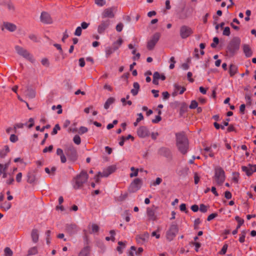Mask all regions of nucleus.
Masks as SVG:
<instances>
[{
    "label": "nucleus",
    "mask_w": 256,
    "mask_h": 256,
    "mask_svg": "<svg viewBox=\"0 0 256 256\" xmlns=\"http://www.w3.org/2000/svg\"><path fill=\"white\" fill-rule=\"evenodd\" d=\"M10 151L9 147L8 146H5L4 149L0 151V158H4Z\"/></svg>",
    "instance_id": "nucleus-31"
},
{
    "label": "nucleus",
    "mask_w": 256,
    "mask_h": 256,
    "mask_svg": "<svg viewBox=\"0 0 256 256\" xmlns=\"http://www.w3.org/2000/svg\"><path fill=\"white\" fill-rule=\"evenodd\" d=\"M123 26H124V25L122 23H119L116 26V30L118 32H120L122 30L123 28Z\"/></svg>",
    "instance_id": "nucleus-63"
},
{
    "label": "nucleus",
    "mask_w": 256,
    "mask_h": 256,
    "mask_svg": "<svg viewBox=\"0 0 256 256\" xmlns=\"http://www.w3.org/2000/svg\"><path fill=\"white\" fill-rule=\"evenodd\" d=\"M38 252V250L36 247L34 246L30 248L28 250V256H32L36 254Z\"/></svg>",
    "instance_id": "nucleus-34"
},
{
    "label": "nucleus",
    "mask_w": 256,
    "mask_h": 256,
    "mask_svg": "<svg viewBox=\"0 0 256 256\" xmlns=\"http://www.w3.org/2000/svg\"><path fill=\"white\" fill-rule=\"evenodd\" d=\"M88 228L91 229V230H90V234L97 232L99 230V226L94 224H89Z\"/></svg>",
    "instance_id": "nucleus-30"
},
{
    "label": "nucleus",
    "mask_w": 256,
    "mask_h": 256,
    "mask_svg": "<svg viewBox=\"0 0 256 256\" xmlns=\"http://www.w3.org/2000/svg\"><path fill=\"white\" fill-rule=\"evenodd\" d=\"M134 88L131 90V93L133 96H136L139 90L140 89V84L138 82H134L133 84Z\"/></svg>",
    "instance_id": "nucleus-29"
},
{
    "label": "nucleus",
    "mask_w": 256,
    "mask_h": 256,
    "mask_svg": "<svg viewBox=\"0 0 256 256\" xmlns=\"http://www.w3.org/2000/svg\"><path fill=\"white\" fill-rule=\"evenodd\" d=\"M115 50H112L110 48H106V56L108 58V57Z\"/></svg>",
    "instance_id": "nucleus-55"
},
{
    "label": "nucleus",
    "mask_w": 256,
    "mask_h": 256,
    "mask_svg": "<svg viewBox=\"0 0 256 256\" xmlns=\"http://www.w3.org/2000/svg\"><path fill=\"white\" fill-rule=\"evenodd\" d=\"M11 207V204L10 202H4L2 208L5 210L6 211L8 210Z\"/></svg>",
    "instance_id": "nucleus-40"
},
{
    "label": "nucleus",
    "mask_w": 256,
    "mask_h": 256,
    "mask_svg": "<svg viewBox=\"0 0 256 256\" xmlns=\"http://www.w3.org/2000/svg\"><path fill=\"white\" fill-rule=\"evenodd\" d=\"M82 29L81 27H77L74 32V35L76 36H80L82 34Z\"/></svg>",
    "instance_id": "nucleus-53"
},
{
    "label": "nucleus",
    "mask_w": 256,
    "mask_h": 256,
    "mask_svg": "<svg viewBox=\"0 0 256 256\" xmlns=\"http://www.w3.org/2000/svg\"><path fill=\"white\" fill-rule=\"evenodd\" d=\"M230 34V28L228 26L224 28L222 32V34L226 36H229Z\"/></svg>",
    "instance_id": "nucleus-42"
},
{
    "label": "nucleus",
    "mask_w": 256,
    "mask_h": 256,
    "mask_svg": "<svg viewBox=\"0 0 256 256\" xmlns=\"http://www.w3.org/2000/svg\"><path fill=\"white\" fill-rule=\"evenodd\" d=\"M192 33V30L187 26L184 25L180 28V37L183 39L188 38Z\"/></svg>",
    "instance_id": "nucleus-7"
},
{
    "label": "nucleus",
    "mask_w": 256,
    "mask_h": 256,
    "mask_svg": "<svg viewBox=\"0 0 256 256\" xmlns=\"http://www.w3.org/2000/svg\"><path fill=\"white\" fill-rule=\"evenodd\" d=\"M60 126H59V125L58 124H56L54 128H53V130L52 132V135H54V134H56L58 132V130H60Z\"/></svg>",
    "instance_id": "nucleus-52"
},
{
    "label": "nucleus",
    "mask_w": 256,
    "mask_h": 256,
    "mask_svg": "<svg viewBox=\"0 0 256 256\" xmlns=\"http://www.w3.org/2000/svg\"><path fill=\"white\" fill-rule=\"evenodd\" d=\"M4 28L11 32L15 31L16 29V26L15 24L8 22H4L3 28L2 29V30H4Z\"/></svg>",
    "instance_id": "nucleus-20"
},
{
    "label": "nucleus",
    "mask_w": 256,
    "mask_h": 256,
    "mask_svg": "<svg viewBox=\"0 0 256 256\" xmlns=\"http://www.w3.org/2000/svg\"><path fill=\"white\" fill-rule=\"evenodd\" d=\"M242 169L245 172L248 176H251L253 172H256V165H249L248 166H242Z\"/></svg>",
    "instance_id": "nucleus-16"
},
{
    "label": "nucleus",
    "mask_w": 256,
    "mask_h": 256,
    "mask_svg": "<svg viewBox=\"0 0 256 256\" xmlns=\"http://www.w3.org/2000/svg\"><path fill=\"white\" fill-rule=\"evenodd\" d=\"M36 180L35 176L33 174H28V182L30 184L34 183Z\"/></svg>",
    "instance_id": "nucleus-39"
},
{
    "label": "nucleus",
    "mask_w": 256,
    "mask_h": 256,
    "mask_svg": "<svg viewBox=\"0 0 256 256\" xmlns=\"http://www.w3.org/2000/svg\"><path fill=\"white\" fill-rule=\"evenodd\" d=\"M137 134L140 138H144L150 134L148 128L144 126H141L138 128Z\"/></svg>",
    "instance_id": "nucleus-12"
},
{
    "label": "nucleus",
    "mask_w": 256,
    "mask_h": 256,
    "mask_svg": "<svg viewBox=\"0 0 256 256\" xmlns=\"http://www.w3.org/2000/svg\"><path fill=\"white\" fill-rule=\"evenodd\" d=\"M95 3L97 5L102 6L106 4V2L105 0H95Z\"/></svg>",
    "instance_id": "nucleus-54"
},
{
    "label": "nucleus",
    "mask_w": 256,
    "mask_h": 256,
    "mask_svg": "<svg viewBox=\"0 0 256 256\" xmlns=\"http://www.w3.org/2000/svg\"><path fill=\"white\" fill-rule=\"evenodd\" d=\"M243 51L246 57H250L252 56V52L248 45L246 44L243 45Z\"/></svg>",
    "instance_id": "nucleus-25"
},
{
    "label": "nucleus",
    "mask_w": 256,
    "mask_h": 256,
    "mask_svg": "<svg viewBox=\"0 0 256 256\" xmlns=\"http://www.w3.org/2000/svg\"><path fill=\"white\" fill-rule=\"evenodd\" d=\"M121 102H122L123 106H126V104H128L129 106H130L132 104V102L130 100L126 101L125 98H122Z\"/></svg>",
    "instance_id": "nucleus-60"
},
{
    "label": "nucleus",
    "mask_w": 256,
    "mask_h": 256,
    "mask_svg": "<svg viewBox=\"0 0 256 256\" xmlns=\"http://www.w3.org/2000/svg\"><path fill=\"white\" fill-rule=\"evenodd\" d=\"M10 140L12 142H15L18 141V136L15 135L14 134H12L10 135Z\"/></svg>",
    "instance_id": "nucleus-50"
},
{
    "label": "nucleus",
    "mask_w": 256,
    "mask_h": 256,
    "mask_svg": "<svg viewBox=\"0 0 256 256\" xmlns=\"http://www.w3.org/2000/svg\"><path fill=\"white\" fill-rule=\"evenodd\" d=\"M66 231L70 234L76 233L78 231V227L75 224H68L66 226Z\"/></svg>",
    "instance_id": "nucleus-22"
},
{
    "label": "nucleus",
    "mask_w": 256,
    "mask_h": 256,
    "mask_svg": "<svg viewBox=\"0 0 256 256\" xmlns=\"http://www.w3.org/2000/svg\"><path fill=\"white\" fill-rule=\"evenodd\" d=\"M50 128V125L48 124L44 127H42V128H40V126H36V130H40L41 132H43L46 128Z\"/></svg>",
    "instance_id": "nucleus-56"
},
{
    "label": "nucleus",
    "mask_w": 256,
    "mask_h": 256,
    "mask_svg": "<svg viewBox=\"0 0 256 256\" xmlns=\"http://www.w3.org/2000/svg\"><path fill=\"white\" fill-rule=\"evenodd\" d=\"M156 208L153 206L152 208H148L146 209V214L150 220H155L156 216L155 215V210Z\"/></svg>",
    "instance_id": "nucleus-17"
},
{
    "label": "nucleus",
    "mask_w": 256,
    "mask_h": 256,
    "mask_svg": "<svg viewBox=\"0 0 256 256\" xmlns=\"http://www.w3.org/2000/svg\"><path fill=\"white\" fill-rule=\"evenodd\" d=\"M236 220L238 222V225L237 226V229H239L240 226L244 224V220L243 219L240 218L239 216H236L235 218Z\"/></svg>",
    "instance_id": "nucleus-38"
},
{
    "label": "nucleus",
    "mask_w": 256,
    "mask_h": 256,
    "mask_svg": "<svg viewBox=\"0 0 256 256\" xmlns=\"http://www.w3.org/2000/svg\"><path fill=\"white\" fill-rule=\"evenodd\" d=\"M66 156L72 160H75L77 158V152L76 149L72 146H68L66 150Z\"/></svg>",
    "instance_id": "nucleus-9"
},
{
    "label": "nucleus",
    "mask_w": 256,
    "mask_h": 256,
    "mask_svg": "<svg viewBox=\"0 0 256 256\" xmlns=\"http://www.w3.org/2000/svg\"><path fill=\"white\" fill-rule=\"evenodd\" d=\"M88 178V175L86 171L82 170L72 180L73 188L76 189H80L82 188Z\"/></svg>",
    "instance_id": "nucleus-2"
},
{
    "label": "nucleus",
    "mask_w": 256,
    "mask_h": 256,
    "mask_svg": "<svg viewBox=\"0 0 256 256\" xmlns=\"http://www.w3.org/2000/svg\"><path fill=\"white\" fill-rule=\"evenodd\" d=\"M218 216V214L216 213H212L208 216L207 218V220L208 221H210L216 217Z\"/></svg>",
    "instance_id": "nucleus-61"
},
{
    "label": "nucleus",
    "mask_w": 256,
    "mask_h": 256,
    "mask_svg": "<svg viewBox=\"0 0 256 256\" xmlns=\"http://www.w3.org/2000/svg\"><path fill=\"white\" fill-rule=\"evenodd\" d=\"M53 148V146L52 145L48 147H46L43 150V152L46 153L48 152H50Z\"/></svg>",
    "instance_id": "nucleus-64"
},
{
    "label": "nucleus",
    "mask_w": 256,
    "mask_h": 256,
    "mask_svg": "<svg viewBox=\"0 0 256 256\" xmlns=\"http://www.w3.org/2000/svg\"><path fill=\"white\" fill-rule=\"evenodd\" d=\"M40 18L41 22L44 24H50L52 22V20L50 15L46 12H42Z\"/></svg>",
    "instance_id": "nucleus-15"
},
{
    "label": "nucleus",
    "mask_w": 256,
    "mask_h": 256,
    "mask_svg": "<svg viewBox=\"0 0 256 256\" xmlns=\"http://www.w3.org/2000/svg\"><path fill=\"white\" fill-rule=\"evenodd\" d=\"M228 244H225L223 246L221 250L219 252V254H224L226 252V250H227V249H228Z\"/></svg>",
    "instance_id": "nucleus-49"
},
{
    "label": "nucleus",
    "mask_w": 256,
    "mask_h": 256,
    "mask_svg": "<svg viewBox=\"0 0 256 256\" xmlns=\"http://www.w3.org/2000/svg\"><path fill=\"white\" fill-rule=\"evenodd\" d=\"M30 236L33 242H38L39 239V232L38 230L36 228L32 229L31 232Z\"/></svg>",
    "instance_id": "nucleus-21"
},
{
    "label": "nucleus",
    "mask_w": 256,
    "mask_h": 256,
    "mask_svg": "<svg viewBox=\"0 0 256 256\" xmlns=\"http://www.w3.org/2000/svg\"><path fill=\"white\" fill-rule=\"evenodd\" d=\"M170 60L171 64H170L169 68L170 70H172L174 68V64L176 62L174 56L171 57Z\"/></svg>",
    "instance_id": "nucleus-47"
},
{
    "label": "nucleus",
    "mask_w": 256,
    "mask_h": 256,
    "mask_svg": "<svg viewBox=\"0 0 256 256\" xmlns=\"http://www.w3.org/2000/svg\"><path fill=\"white\" fill-rule=\"evenodd\" d=\"M198 102L196 100H192L189 107L191 109H194L198 106Z\"/></svg>",
    "instance_id": "nucleus-58"
},
{
    "label": "nucleus",
    "mask_w": 256,
    "mask_h": 256,
    "mask_svg": "<svg viewBox=\"0 0 256 256\" xmlns=\"http://www.w3.org/2000/svg\"><path fill=\"white\" fill-rule=\"evenodd\" d=\"M102 177H104L102 173L101 172H98V174L94 178L95 182L97 183H98L100 181V178Z\"/></svg>",
    "instance_id": "nucleus-46"
},
{
    "label": "nucleus",
    "mask_w": 256,
    "mask_h": 256,
    "mask_svg": "<svg viewBox=\"0 0 256 256\" xmlns=\"http://www.w3.org/2000/svg\"><path fill=\"white\" fill-rule=\"evenodd\" d=\"M238 72V67L236 66L231 64L229 68V74L230 76H234Z\"/></svg>",
    "instance_id": "nucleus-28"
},
{
    "label": "nucleus",
    "mask_w": 256,
    "mask_h": 256,
    "mask_svg": "<svg viewBox=\"0 0 256 256\" xmlns=\"http://www.w3.org/2000/svg\"><path fill=\"white\" fill-rule=\"evenodd\" d=\"M24 94L29 98H34L36 96L35 92L32 88L28 87L27 89L24 92Z\"/></svg>",
    "instance_id": "nucleus-23"
},
{
    "label": "nucleus",
    "mask_w": 256,
    "mask_h": 256,
    "mask_svg": "<svg viewBox=\"0 0 256 256\" xmlns=\"http://www.w3.org/2000/svg\"><path fill=\"white\" fill-rule=\"evenodd\" d=\"M90 252V248L88 246H85L80 252L79 256H88Z\"/></svg>",
    "instance_id": "nucleus-33"
},
{
    "label": "nucleus",
    "mask_w": 256,
    "mask_h": 256,
    "mask_svg": "<svg viewBox=\"0 0 256 256\" xmlns=\"http://www.w3.org/2000/svg\"><path fill=\"white\" fill-rule=\"evenodd\" d=\"M110 24V20H102L98 27V32L99 34H103Z\"/></svg>",
    "instance_id": "nucleus-10"
},
{
    "label": "nucleus",
    "mask_w": 256,
    "mask_h": 256,
    "mask_svg": "<svg viewBox=\"0 0 256 256\" xmlns=\"http://www.w3.org/2000/svg\"><path fill=\"white\" fill-rule=\"evenodd\" d=\"M213 178L218 185H222L225 180L226 176L224 170L220 166H216L214 168V175Z\"/></svg>",
    "instance_id": "nucleus-4"
},
{
    "label": "nucleus",
    "mask_w": 256,
    "mask_h": 256,
    "mask_svg": "<svg viewBox=\"0 0 256 256\" xmlns=\"http://www.w3.org/2000/svg\"><path fill=\"white\" fill-rule=\"evenodd\" d=\"M15 49L16 52L19 55L28 60L32 63L34 62L35 60L33 56L26 50L18 46H16Z\"/></svg>",
    "instance_id": "nucleus-5"
},
{
    "label": "nucleus",
    "mask_w": 256,
    "mask_h": 256,
    "mask_svg": "<svg viewBox=\"0 0 256 256\" xmlns=\"http://www.w3.org/2000/svg\"><path fill=\"white\" fill-rule=\"evenodd\" d=\"M149 238V234L148 232H144L142 234L138 236L136 238V242L139 244H143L147 242Z\"/></svg>",
    "instance_id": "nucleus-18"
},
{
    "label": "nucleus",
    "mask_w": 256,
    "mask_h": 256,
    "mask_svg": "<svg viewBox=\"0 0 256 256\" xmlns=\"http://www.w3.org/2000/svg\"><path fill=\"white\" fill-rule=\"evenodd\" d=\"M10 159L8 162H6L5 164H4V165L2 166V168L0 169V176L2 174V178H8V176H10V174H8L6 171L8 170V166H10Z\"/></svg>",
    "instance_id": "nucleus-14"
},
{
    "label": "nucleus",
    "mask_w": 256,
    "mask_h": 256,
    "mask_svg": "<svg viewBox=\"0 0 256 256\" xmlns=\"http://www.w3.org/2000/svg\"><path fill=\"white\" fill-rule=\"evenodd\" d=\"M213 41H214V42L211 44H210V46L211 47H212V48H215L216 46V45L218 44L219 42V39L217 37H214V38H213Z\"/></svg>",
    "instance_id": "nucleus-43"
},
{
    "label": "nucleus",
    "mask_w": 256,
    "mask_h": 256,
    "mask_svg": "<svg viewBox=\"0 0 256 256\" xmlns=\"http://www.w3.org/2000/svg\"><path fill=\"white\" fill-rule=\"evenodd\" d=\"M246 231L242 230L240 234L239 242L240 243H243L245 240V238L246 236Z\"/></svg>",
    "instance_id": "nucleus-36"
},
{
    "label": "nucleus",
    "mask_w": 256,
    "mask_h": 256,
    "mask_svg": "<svg viewBox=\"0 0 256 256\" xmlns=\"http://www.w3.org/2000/svg\"><path fill=\"white\" fill-rule=\"evenodd\" d=\"M118 246L117 247V250L120 253H122V249L125 247V243L122 242H118Z\"/></svg>",
    "instance_id": "nucleus-37"
},
{
    "label": "nucleus",
    "mask_w": 256,
    "mask_h": 256,
    "mask_svg": "<svg viewBox=\"0 0 256 256\" xmlns=\"http://www.w3.org/2000/svg\"><path fill=\"white\" fill-rule=\"evenodd\" d=\"M88 131L87 128L85 126H80L79 129L78 133L80 134L86 133Z\"/></svg>",
    "instance_id": "nucleus-48"
},
{
    "label": "nucleus",
    "mask_w": 256,
    "mask_h": 256,
    "mask_svg": "<svg viewBox=\"0 0 256 256\" xmlns=\"http://www.w3.org/2000/svg\"><path fill=\"white\" fill-rule=\"evenodd\" d=\"M162 182V179L160 178H157L154 182L152 183L153 186L159 185Z\"/></svg>",
    "instance_id": "nucleus-51"
},
{
    "label": "nucleus",
    "mask_w": 256,
    "mask_h": 256,
    "mask_svg": "<svg viewBox=\"0 0 256 256\" xmlns=\"http://www.w3.org/2000/svg\"><path fill=\"white\" fill-rule=\"evenodd\" d=\"M200 210L202 212H206L208 210V206L204 204H200Z\"/></svg>",
    "instance_id": "nucleus-57"
},
{
    "label": "nucleus",
    "mask_w": 256,
    "mask_h": 256,
    "mask_svg": "<svg viewBox=\"0 0 256 256\" xmlns=\"http://www.w3.org/2000/svg\"><path fill=\"white\" fill-rule=\"evenodd\" d=\"M122 40L120 38L114 44V50H116L118 48L119 46L122 44Z\"/></svg>",
    "instance_id": "nucleus-35"
},
{
    "label": "nucleus",
    "mask_w": 256,
    "mask_h": 256,
    "mask_svg": "<svg viewBox=\"0 0 256 256\" xmlns=\"http://www.w3.org/2000/svg\"><path fill=\"white\" fill-rule=\"evenodd\" d=\"M160 36V34L159 32H156L152 35L150 39L148 42L147 48L148 50H152L154 49Z\"/></svg>",
    "instance_id": "nucleus-6"
},
{
    "label": "nucleus",
    "mask_w": 256,
    "mask_h": 256,
    "mask_svg": "<svg viewBox=\"0 0 256 256\" xmlns=\"http://www.w3.org/2000/svg\"><path fill=\"white\" fill-rule=\"evenodd\" d=\"M142 181L140 178H136L130 184V188L132 192H135L140 189Z\"/></svg>",
    "instance_id": "nucleus-13"
},
{
    "label": "nucleus",
    "mask_w": 256,
    "mask_h": 256,
    "mask_svg": "<svg viewBox=\"0 0 256 256\" xmlns=\"http://www.w3.org/2000/svg\"><path fill=\"white\" fill-rule=\"evenodd\" d=\"M176 144L178 150L182 154H185L188 150L189 144L188 140L183 132L176 134Z\"/></svg>",
    "instance_id": "nucleus-1"
},
{
    "label": "nucleus",
    "mask_w": 256,
    "mask_h": 256,
    "mask_svg": "<svg viewBox=\"0 0 256 256\" xmlns=\"http://www.w3.org/2000/svg\"><path fill=\"white\" fill-rule=\"evenodd\" d=\"M116 10V8L111 7L105 9L102 14V18H112L114 16V12Z\"/></svg>",
    "instance_id": "nucleus-11"
},
{
    "label": "nucleus",
    "mask_w": 256,
    "mask_h": 256,
    "mask_svg": "<svg viewBox=\"0 0 256 256\" xmlns=\"http://www.w3.org/2000/svg\"><path fill=\"white\" fill-rule=\"evenodd\" d=\"M24 125H26V124H24L22 123H18L16 124L14 126V132H16V130L17 128H23Z\"/></svg>",
    "instance_id": "nucleus-44"
},
{
    "label": "nucleus",
    "mask_w": 256,
    "mask_h": 256,
    "mask_svg": "<svg viewBox=\"0 0 256 256\" xmlns=\"http://www.w3.org/2000/svg\"><path fill=\"white\" fill-rule=\"evenodd\" d=\"M4 251L5 256H12L13 252L10 248L6 247L4 248Z\"/></svg>",
    "instance_id": "nucleus-41"
},
{
    "label": "nucleus",
    "mask_w": 256,
    "mask_h": 256,
    "mask_svg": "<svg viewBox=\"0 0 256 256\" xmlns=\"http://www.w3.org/2000/svg\"><path fill=\"white\" fill-rule=\"evenodd\" d=\"M116 170V166H108L104 170L102 174L104 177H108L111 174L113 173Z\"/></svg>",
    "instance_id": "nucleus-19"
},
{
    "label": "nucleus",
    "mask_w": 256,
    "mask_h": 256,
    "mask_svg": "<svg viewBox=\"0 0 256 256\" xmlns=\"http://www.w3.org/2000/svg\"><path fill=\"white\" fill-rule=\"evenodd\" d=\"M174 92L173 93V95L174 96L180 90L179 94H182L186 90V88L184 87H182L178 85V84H174Z\"/></svg>",
    "instance_id": "nucleus-24"
},
{
    "label": "nucleus",
    "mask_w": 256,
    "mask_h": 256,
    "mask_svg": "<svg viewBox=\"0 0 256 256\" xmlns=\"http://www.w3.org/2000/svg\"><path fill=\"white\" fill-rule=\"evenodd\" d=\"M56 154L60 156V161L62 163H65L66 161V158L64 154L62 149L58 148L56 150Z\"/></svg>",
    "instance_id": "nucleus-27"
},
{
    "label": "nucleus",
    "mask_w": 256,
    "mask_h": 256,
    "mask_svg": "<svg viewBox=\"0 0 256 256\" xmlns=\"http://www.w3.org/2000/svg\"><path fill=\"white\" fill-rule=\"evenodd\" d=\"M178 232V228L176 225L172 224L169 230L166 232V238L169 240H172L176 236Z\"/></svg>",
    "instance_id": "nucleus-8"
},
{
    "label": "nucleus",
    "mask_w": 256,
    "mask_h": 256,
    "mask_svg": "<svg viewBox=\"0 0 256 256\" xmlns=\"http://www.w3.org/2000/svg\"><path fill=\"white\" fill-rule=\"evenodd\" d=\"M74 142L76 144H80L81 142V139L80 136L76 135L73 138Z\"/></svg>",
    "instance_id": "nucleus-45"
},
{
    "label": "nucleus",
    "mask_w": 256,
    "mask_h": 256,
    "mask_svg": "<svg viewBox=\"0 0 256 256\" xmlns=\"http://www.w3.org/2000/svg\"><path fill=\"white\" fill-rule=\"evenodd\" d=\"M115 101V98L113 97L109 98L106 102L104 104V108L105 109H108L110 106Z\"/></svg>",
    "instance_id": "nucleus-32"
},
{
    "label": "nucleus",
    "mask_w": 256,
    "mask_h": 256,
    "mask_svg": "<svg viewBox=\"0 0 256 256\" xmlns=\"http://www.w3.org/2000/svg\"><path fill=\"white\" fill-rule=\"evenodd\" d=\"M240 39L238 37L234 38L227 46L226 52L230 55H234L239 50Z\"/></svg>",
    "instance_id": "nucleus-3"
},
{
    "label": "nucleus",
    "mask_w": 256,
    "mask_h": 256,
    "mask_svg": "<svg viewBox=\"0 0 256 256\" xmlns=\"http://www.w3.org/2000/svg\"><path fill=\"white\" fill-rule=\"evenodd\" d=\"M14 182V178L13 176L11 174H10L8 178L6 181V183L8 184H13Z\"/></svg>",
    "instance_id": "nucleus-59"
},
{
    "label": "nucleus",
    "mask_w": 256,
    "mask_h": 256,
    "mask_svg": "<svg viewBox=\"0 0 256 256\" xmlns=\"http://www.w3.org/2000/svg\"><path fill=\"white\" fill-rule=\"evenodd\" d=\"M204 154L206 156H208L210 157L213 158L214 156V154L212 150V147H206L204 149Z\"/></svg>",
    "instance_id": "nucleus-26"
},
{
    "label": "nucleus",
    "mask_w": 256,
    "mask_h": 256,
    "mask_svg": "<svg viewBox=\"0 0 256 256\" xmlns=\"http://www.w3.org/2000/svg\"><path fill=\"white\" fill-rule=\"evenodd\" d=\"M41 62L43 66H49L48 60L46 58H42V60Z\"/></svg>",
    "instance_id": "nucleus-62"
}]
</instances>
